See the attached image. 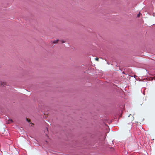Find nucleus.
I'll return each mask as SVG.
<instances>
[{
  "label": "nucleus",
  "instance_id": "obj_1",
  "mask_svg": "<svg viewBox=\"0 0 155 155\" xmlns=\"http://www.w3.org/2000/svg\"><path fill=\"white\" fill-rule=\"evenodd\" d=\"M58 40H55L54 41L53 43H57L58 41Z\"/></svg>",
  "mask_w": 155,
  "mask_h": 155
},
{
  "label": "nucleus",
  "instance_id": "obj_2",
  "mask_svg": "<svg viewBox=\"0 0 155 155\" xmlns=\"http://www.w3.org/2000/svg\"><path fill=\"white\" fill-rule=\"evenodd\" d=\"M60 43H64L65 41L64 40H60Z\"/></svg>",
  "mask_w": 155,
  "mask_h": 155
},
{
  "label": "nucleus",
  "instance_id": "obj_3",
  "mask_svg": "<svg viewBox=\"0 0 155 155\" xmlns=\"http://www.w3.org/2000/svg\"><path fill=\"white\" fill-rule=\"evenodd\" d=\"M140 14V13L139 12V13L138 14V15H137V17H139Z\"/></svg>",
  "mask_w": 155,
  "mask_h": 155
},
{
  "label": "nucleus",
  "instance_id": "obj_4",
  "mask_svg": "<svg viewBox=\"0 0 155 155\" xmlns=\"http://www.w3.org/2000/svg\"><path fill=\"white\" fill-rule=\"evenodd\" d=\"M95 59L96 60H97V61H98V58H95Z\"/></svg>",
  "mask_w": 155,
  "mask_h": 155
},
{
  "label": "nucleus",
  "instance_id": "obj_5",
  "mask_svg": "<svg viewBox=\"0 0 155 155\" xmlns=\"http://www.w3.org/2000/svg\"><path fill=\"white\" fill-rule=\"evenodd\" d=\"M10 121H11V122H12V120H10Z\"/></svg>",
  "mask_w": 155,
  "mask_h": 155
},
{
  "label": "nucleus",
  "instance_id": "obj_6",
  "mask_svg": "<svg viewBox=\"0 0 155 155\" xmlns=\"http://www.w3.org/2000/svg\"><path fill=\"white\" fill-rule=\"evenodd\" d=\"M26 120H27V121H28V119H27V118H26Z\"/></svg>",
  "mask_w": 155,
  "mask_h": 155
}]
</instances>
